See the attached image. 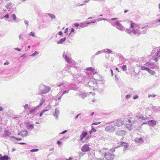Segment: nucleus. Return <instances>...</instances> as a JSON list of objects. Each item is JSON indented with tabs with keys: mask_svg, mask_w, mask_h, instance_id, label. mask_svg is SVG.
I'll return each instance as SVG.
<instances>
[{
	"mask_svg": "<svg viewBox=\"0 0 160 160\" xmlns=\"http://www.w3.org/2000/svg\"><path fill=\"white\" fill-rule=\"evenodd\" d=\"M38 53H39L38 52V51H36L34 52L33 53L30 55V56L31 57H34V56H36L37 55Z\"/></svg>",
	"mask_w": 160,
	"mask_h": 160,
	"instance_id": "obj_41",
	"label": "nucleus"
},
{
	"mask_svg": "<svg viewBox=\"0 0 160 160\" xmlns=\"http://www.w3.org/2000/svg\"><path fill=\"white\" fill-rule=\"evenodd\" d=\"M18 135H20L22 137H24L27 136L28 132L26 130L23 131H22L21 132H20L18 134Z\"/></svg>",
	"mask_w": 160,
	"mask_h": 160,
	"instance_id": "obj_19",
	"label": "nucleus"
},
{
	"mask_svg": "<svg viewBox=\"0 0 160 160\" xmlns=\"http://www.w3.org/2000/svg\"><path fill=\"white\" fill-rule=\"evenodd\" d=\"M80 97L84 99L87 96V94L85 93H82L79 95Z\"/></svg>",
	"mask_w": 160,
	"mask_h": 160,
	"instance_id": "obj_33",
	"label": "nucleus"
},
{
	"mask_svg": "<svg viewBox=\"0 0 160 160\" xmlns=\"http://www.w3.org/2000/svg\"><path fill=\"white\" fill-rule=\"evenodd\" d=\"M45 101V99L42 98L41 102L37 106V108H39L41 107L44 103Z\"/></svg>",
	"mask_w": 160,
	"mask_h": 160,
	"instance_id": "obj_26",
	"label": "nucleus"
},
{
	"mask_svg": "<svg viewBox=\"0 0 160 160\" xmlns=\"http://www.w3.org/2000/svg\"><path fill=\"white\" fill-rule=\"evenodd\" d=\"M131 97V95H127L126 96V98L127 99H128L129 98Z\"/></svg>",
	"mask_w": 160,
	"mask_h": 160,
	"instance_id": "obj_61",
	"label": "nucleus"
},
{
	"mask_svg": "<svg viewBox=\"0 0 160 160\" xmlns=\"http://www.w3.org/2000/svg\"><path fill=\"white\" fill-rule=\"evenodd\" d=\"M91 138V137L90 136H87V137H86V138H85V140H86V142H87L90 139V138Z\"/></svg>",
	"mask_w": 160,
	"mask_h": 160,
	"instance_id": "obj_53",
	"label": "nucleus"
},
{
	"mask_svg": "<svg viewBox=\"0 0 160 160\" xmlns=\"http://www.w3.org/2000/svg\"><path fill=\"white\" fill-rule=\"evenodd\" d=\"M88 26V25L87 24V23L85 22H82L80 23V27L82 28H84Z\"/></svg>",
	"mask_w": 160,
	"mask_h": 160,
	"instance_id": "obj_29",
	"label": "nucleus"
},
{
	"mask_svg": "<svg viewBox=\"0 0 160 160\" xmlns=\"http://www.w3.org/2000/svg\"><path fill=\"white\" fill-rule=\"evenodd\" d=\"M113 122L114 125L117 127H120L124 124L123 121L119 120H116Z\"/></svg>",
	"mask_w": 160,
	"mask_h": 160,
	"instance_id": "obj_11",
	"label": "nucleus"
},
{
	"mask_svg": "<svg viewBox=\"0 0 160 160\" xmlns=\"http://www.w3.org/2000/svg\"><path fill=\"white\" fill-rule=\"evenodd\" d=\"M75 78L74 77V79H75V81H77L78 82V84L80 83H85L87 82V81H88V78L85 76H80L79 74H77Z\"/></svg>",
	"mask_w": 160,
	"mask_h": 160,
	"instance_id": "obj_3",
	"label": "nucleus"
},
{
	"mask_svg": "<svg viewBox=\"0 0 160 160\" xmlns=\"http://www.w3.org/2000/svg\"><path fill=\"white\" fill-rule=\"evenodd\" d=\"M26 127L28 129L32 130L34 128L33 124H31L29 122L27 123Z\"/></svg>",
	"mask_w": 160,
	"mask_h": 160,
	"instance_id": "obj_25",
	"label": "nucleus"
},
{
	"mask_svg": "<svg viewBox=\"0 0 160 160\" xmlns=\"http://www.w3.org/2000/svg\"><path fill=\"white\" fill-rule=\"evenodd\" d=\"M148 123L150 126L153 127L156 124V122L153 120H151L148 122Z\"/></svg>",
	"mask_w": 160,
	"mask_h": 160,
	"instance_id": "obj_21",
	"label": "nucleus"
},
{
	"mask_svg": "<svg viewBox=\"0 0 160 160\" xmlns=\"http://www.w3.org/2000/svg\"><path fill=\"white\" fill-rule=\"evenodd\" d=\"M73 80H72V82L71 84L69 83L68 89L73 90H78L79 88V87L77 85V84H78V82H77V81H75V80L74 81V82H73Z\"/></svg>",
	"mask_w": 160,
	"mask_h": 160,
	"instance_id": "obj_5",
	"label": "nucleus"
},
{
	"mask_svg": "<svg viewBox=\"0 0 160 160\" xmlns=\"http://www.w3.org/2000/svg\"><path fill=\"white\" fill-rule=\"evenodd\" d=\"M94 86H92L91 87H89V88L91 90H94V89H95Z\"/></svg>",
	"mask_w": 160,
	"mask_h": 160,
	"instance_id": "obj_64",
	"label": "nucleus"
},
{
	"mask_svg": "<svg viewBox=\"0 0 160 160\" xmlns=\"http://www.w3.org/2000/svg\"><path fill=\"white\" fill-rule=\"evenodd\" d=\"M96 22V20H94L92 22H91L90 21H89L87 20L85 22L86 23H87V24L88 25V24H90L91 23H95Z\"/></svg>",
	"mask_w": 160,
	"mask_h": 160,
	"instance_id": "obj_40",
	"label": "nucleus"
},
{
	"mask_svg": "<svg viewBox=\"0 0 160 160\" xmlns=\"http://www.w3.org/2000/svg\"><path fill=\"white\" fill-rule=\"evenodd\" d=\"M155 57H153V58H154V60L155 61L157 62L158 60V58H160V49L159 50H157V52L156 53H155ZM154 55L153 56V57H154Z\"/></svg>",
	"mask_w": 160,
	"mask_h": 160,
	"instance_id": "obj_15",
	"label": "nucleus"
},
{
	"mask_svg": "<svg viewBox=\"0 0 160 160\" xmlns=\"http://www.w3.org/2000/svg\"><path fill=\"white\" fill-rule=\"evenodd\" d=\"M152 109L153 110V111L155 112H157L159 111H160V106L158 107H153Z\"/></svg>",
	"mask_w": 160,
	"mask_h": 160,
	"instance_id": "obj_27",
	"label": "nucleus"
},
{
	"mask_svg": "<svg viewBox=\"0 0 160 160\" xmlns=\"http://www.w3.org/2000/svg\"><path fill=\"white\" fill-rule=\"evenodd\" d=\"M92 129L91 130L89 131V132L90 134H91L92 132H95L96 131V129L93 128V127L91 126Z\"/></svg>",
	"mask_w": 160,
	"mask_h": 160,
	"instance_id": "obj_35",
	"label": "nucleus"
},
{
	"mask_svg": "<svg viewBox=\"0 0 160 160\" xmlns=\"http://www.w3.org/2000/svg\"><path fill=\"white\" fill-rule=\"evenodd\" d=\"M87 83H88V86L89 87L92 86H94L95 85V84L92 81L87 82Z\"/></svg>",
	"mask_w": 160,
	"mask_h": 160,
	"instance_id": "obj_30",
	"label": "nucleus"
},
{
	"mask_svg": "<svg viewBox=\"0 0 160 160\" xmlns=\"http://www.w3.org/2000/svg\"><path fill=\"white\" fill-rule=\"evenodd\" d=\"M62 57L64 58L67 62L69 63V65L64 68L66 71H68L71 67L72 65H74V61L72 60L68 56V53L67 52H64L62 55Z\"/></svg>",
	"mask_w": 160,
	"mask_h": 160,
	"instance_id": "obj_2",
	"label": "nucleus"
},
{
	"mask_svg": "<svg viewBox=\"0 0 160 160\" xmlns=\"http://www.w3.org/2000/svg\"><path fill=\"white\" fill-rule=\"evenodd\" d=\"M9 64V62L8 61H6L4 63V65H8Z\"/></svg>",
	"mask_w": 160,
	"mask_h": 160,
	"instance_id": "obj_58",
	"label": "nucleus"
},
{
	"mask_svg": "<svg viewBox=\"0 0 160 160\" xmlns=\"http://www.w3.org/2000/svg\"><path fill=\"white\" fill-rule=\"evenodd\" d=\"M156 24L155 25L156 27L158 26V25H160V19H158L155 21Z\"/></svg>",
	"mask_w": 160,
	"mask_h": 160,
	"instance_id": "obj_42",
	"label": "nucleus"
},
{
	"mask_svg": "<svg viewBox=\"0 0 160 160\" xmlns=\"http://www.w3.org/2000/svg\"><path fill=\"white\" fill-rule=\"evenodd\" d=\"M103 50L104 53L110 54H114V52L112 51L111 50L109 49L105 48L103 49Z\"/></svg>",
	"mask_w": 160,
	"mask_h": 160,
	"instance_id": "obj_20",
	"label": "nucleus"
},
{
	"mask_svg": "<svg viewBox=\"0 0 160 160\" xmlns=\"http://www.w3.org/2000/svg\"><path fill=\"white\" fill-rule=\"evenodd\" d=\"M104 157L107 160H113L114 158L113 155L108 152H105Z\"/></svg>",
	"mask_w": 160,
	"mask_h": 160,
	"instance_id": "obj_8",
	"label": "nucleus"
},
{
	"mask_svg": "<svg viewBox=\"0 0 160 160\" xmlns=\"http://www.w3.org/2000/svg\"><path fill=\"white\" fill-rule=\"evenodd\" d=\"M86 70H89L91 71L92 72H94L95 71V69L92 67H89L87 68Z\"/></svg>",
	"mask_w": 160,
	"mask_h": 160,
	"instance_id": "obj_37",
	"label": "nucleus"
},
{
	"mask_svg": "<svg viewBox=\"0 0 160 160\" xmlns=\"http://www.w3.org/2000/svg\"><path fill=\"white\" fill-rule=\"evenodd\" d=\"M74 29L73 28H72L71 29L70 32L69 34V35H70L71 34L72 32H74Z\"/></svg>",
	"mask_w": 160,
	"mask_h": 160,
	"instance_id": "obj_63",
	"label": "nucleus"
},
{
	"mask_svg": "<svg viewBox=\"0 0 160 160\" xmlns=\"http://www.w3.org/2000/svg\"><path fill=\"white\" fill-rule=\"evenodd\" d=\"M156 96V95L155 94H152L151 95H148V97L150 98V97H152L153 98V97H155Z\"/></svg>",
	"mask_w": 160,
	"mask_h": 160,
	"instance_id": "obj_54",
	"label": "nucleus"
},
{
	"mask_svg": "<svg viewBox=\"0 0 160 160\" xmlns=\"http://www.w3.org/2000/svg\"><path fill=\"white\" fill-rule=\"evenodd\" d=\"M110 151L112 152H115V148H112L110 149Z\"/></svg>",
	"mask_w": 160,
	"mask_h": 160,
	"instance_id": "obj_62",
	"label": "nucleus"
},
{
	"mask_svg": "<svg viewBox=\"0 0 160 160\" xmlns=\"http://www.w3.org/2000/svg\"><path fill=\"white\" fill-rule=\"evenodd\" d=\"M143 137H144L136 138L135 139V141L139 144L143 143L144 142Z\"/></svg>",
	"mask_w": 160,
	"mask_h": 160,
	"instance_id": "obj_12",
	"label": "nucleus"
},
{
	"mask_svg": "<svg viewBox=\"0 0 160 160\" xmlns=\"http://www.w3.org/2000/svg\"><path fill=\"white\" fill-rule=\"evenodd\" d=\"M122 68L123 71H126L127 70V67L126 65H123L122 66Z\"/></svg>",
	"mask_w": 160,
	"mask_h": 160,
	"instance_id": "obj_48",
	"label": "nucleus"
},
{
	"mask_svg": "<svg viewBox=\"0 0 160 160\" xmlns=\"http://www.w3.org/2000/svg\"><path fill=\"white\" fill-rule=\"evenodd\" d=\"M138 98L137 95H136L133 97V98L134 99H136Z\"/></svg>",
	"mask_w": 160,
	"mask_h": 160,
	"instance_id": "obj_60",
	"label": "nucleus"
},
{
	"mask_svg": "<svg viewBox=\"0 0 160 160\" xmlns=\"http://www.w3.org/2000/svg\"><path fill=\"white\" fill-rule=\"evenodd\" d=\"M104 53L103 50H101L100 51H98L94 55L93 57H95L96 55H98L102 53Z\"/></svg>",
	"mask_w": 160,
	"mask_h": 160,
	"instance_id": "obj_36",
	"label": "nucleus"
},
{
	"mask_svg": "<svg viewBox=\"0 0 160 160\" xmlns=\"http://www.w3.org/2000/svg\"><path fill=\"white\" fill-rule=\"evenodd\" d=\"M48 111V110H47V109H45V110H43L42 111V112L40 113V115H39V116L40 117H41L42 115H43V114L45 112L47 111Z\"/></svg>",
	"mask_w": 160,
	"mask_h": 160,
	"instance_id": "obj_45",
	"label": "nucleus"
},
{
	"mask_svg": "<svg viewBox=\"0 0 160 160\" xmlns=\"http://www.w3.org/2000/svg\"><path fill=\"white\" fill-rule=\"evenodd\" d=\"M39 150L38 148H34L30 150V151L31 152H36L38 151Z\"/></svg>",
	"mask_w": 160,
	"mask_h": 160,
	"instance_id": "obj_47",
	"label": "nucleus"
},
{
	"mask_svg": "<svg viewBox=\"0 0 160 160\" xmlns=\"http://www.w3.org/2000/svg\"><path fill=\"white\" fill-rule=\"evenodd\" d=\"M130 28L126 29V32L129 34H132L133 35L138 36L140 34H144L146 32L148 28L147 26L141 27L140 25L130 21ZM116 28L117 29L121 31H124L125 28L119 22L117 23Z\"/></svg>",
	"mask_w": 160,
	"mask_h": 160,
	"instance_id": "obj_1",
	"label": "nucleus"
},
{
	"mask_svg": "<svg viewBox=\"0 0 160 160\" xmlns=\"http://www.w3.org/2000/svg\"><path fill=\"white\" fill-rule=\"evenodd\" d=\"M110 20V19H106L105 18H103L101 19L100 20H104V21L105 20V21H108V22H109Z\"/></svg>",
	"mask_w": 160,
	"mask_h": 160,
	"instance_id": "obj_56",
	"label": "nucleus"
},
{
	"mask_svg": "<svg viewBox=\"0 0 160 160\" xmlns=\"http://www.w3.org/2000/svg\"><path fill=\"white\" fill-rule=\"evenodd\" d=\"M23 107L25 109H26L28 107V105L27 104H26L23 106Z\"/></svg>",
	"mask_w": 160,
	"mask_h": 160,
	"instance_id": "obj_57",
	"label": "nucleus"
},
{
	"mask_svg": "<svg viewBox=\"0 0 160 160\" xmlns=\"http://www.w3.org/2000/svg\"><path fill=\"white\" fill-rule=\"evenodd\" d=\"M19 39H22V40H23V37L22 34H21L19 36Z\"/></svg>",
	"mask_w": 160,
	"mask_h": 160,
	"instance_id": "obj_55",
	"label": "nucleus"
},
{
	"mask_svg": "<svg viewBox=\"0 0 160 160\" xmlns=\"http://www.w3.org/2000/svg\"><path fill=\"white\" fill-rule=\"evenodd\" d=\"M24 22L25 25L27 26V27H28L29 25V22L27 20H24Z\"/></svg>",
	"mask_w": 160,
	"mask_h": 160,
	"instance_id": "obj_50",
	"label": "nucleus"
},
{
	"mask_svg": "<svg viewBox=\"0 0 160 160\" xmlns=\"http://www.w3.org/2000/svg\"><path fill=\"white\" fill-rule=\"evenodd\" d=\"M59 113V111L57 108H56L55 109V112L53 113V115L55 116L56 119L58 118Z\"/></svg>",
	"mask_w": 160,
	"mask_h": 160,
	"instance_id": "obj_22",
	"label": "nucleus"
},
{
	"mask_svg": "<svg viewBox=\"0 0 160 160\" xmlns=\"http://www.w3.org/2000/svg\"><path fill=\"white\" fill-rule=\"evenodd\" d=\"M11 138H14L17 141H20L22 140V138H16L14 136H11Z\"/></svg>",
	"mask_w": 160,
	"mask_h": 160,
	"instance_id": "obj_43",
	"label": "nucleus"
},
{
	"mask_svg": "<svg viewBox=\"0 0 160 160\" xmlns=\"http://www.w3.org/2000/svg\"><path fill=\"white\" fill-rule=\"evenodd\" d=\"M140 68L142 70H146L148 71L149 68L142 66Z\"/></svg>",
	"mask_w": 160,
	"mask_h": 160,
	"instance_id": "obj_39",
	"label": "nucleus"
},
{
	"mask_svg": "<svg viewBox=\"0 0 160 160\" xmlns=\"http://www.w3.org/2000/svg\"><path fill=\"white\" fill-rule=\"evenodd\" d=\"M74 26L76 27H78L79 26H80V24H79L78 23H75L74 24Z\"/></svg>",
	"mask_w": 160,
	"mask_h": 160,
	"instance_id": "obj_59",
	"label": "nucleus"
},
{
	"mask_svg": "<svg viewBox=\"0 0 160 160\" xmlns=\"http://www.w3.org/2000/svg\"><path fill=\"white\" fill-rule=\"evenodd\" d=\"M4 132L5 134L8 136L9 137L11 138V136H10V135H11V132H10V131L8 130H6L4 131Z\"/></svg>",
	"mask_w": 160,
	"mask_h": 160,
	"instance_id": "obj_32",
	"label": "nucleus"
},
{
	"mask_svg": "<svg viewBox=\"0 0 160 160\" xmlns=\"http://www.w3.org/2000/svg\"><path fill=\"white\" fill-rule=\"evenodd\" d=\"M115 129V127L113 126H109L106 127L105 129V131L109 132H112L114 131Z\"/></svg>",
	"mask_w": 160,
	"mask_h": 160,
	"instance_id": "obj_10",
	"label": "nucleus"
},
{
	"mask_svg": "<svg viewBox=\"0 0 160 160\" xmlns=\"http://www.w3.org/2000/svg\"><path fill=\"white\" fill-rule=\"evenodd\" d=\"M51 18L52 20H53L56 18L55 15L53 14L48 13L47 14Z\"/></svg>",
	"mask_w": 160,
	"mask_h": 160,
	"instance_id": "obj_31",
	"label": "nucleus"
},
{
	"mask_svg": "<svg viewBox=\"0 0 160 160\" xmlns=\"http://www.w3.org/2000/svg\"><path fill=\"white\" fill-rule=\"evenodd\" d=\"M132 119H133V118H130L129 119H128V121L125 124L126 128L128 130H131L132 129L131 125L134 122V120Z\"/></svg>",
	"mask_w": 160,
	"mask_h": 160,
	"instance_id": "obj_6",
	"label": "nucleus"
},
{
	"mask_svg": "<svg viewBox=\"0 0 160 160\" xmlns=\"http://www.w3.org/2000/svg\"><path fill=\"white\" fill-rule=\"evenodd\" d=\"M87 134V132L85 131H82L79 137L80 141H82L84 138H86Z\"/></svg>",
	"mask_w": 160,
	"mask_h": 160,
	"instance_id": "obj_16",
	"label": "nucleus"
},
{
	"mask_svg": "<svg viewBox=\"0 0 160 160\" xmlns=\"http://www.w3.org/2000/svg\"><path fill=\"white\" fill-rule=\"evenodd\" d=\"M28 35L33 37H35V33L34 32H31L28 33Z\"/></svg>",
	"mask_w": 160,
	"mask_h": 160,
	"instance_id": "obj_46",
	"label": "nucleus"
},
{
	"mask_svg": "<svg viewBox=\"0 0 160 160\" xmlns=\"http://www.w3.org/2000/svg\"><path fill=\"white\" fill-rule=\"evenodd\" d=\"M90 150V148L87 144H85L82 146V151L83 152H86Z\"/></svg>",
	"mask_w": 160,
	"mask_h": 160,
	"instance_id": "obj_17",
	"label": "nucleus"
},
{
	"mask_svg": "<svg viewBox=\"0 0 160 160\" xmlns=\"http://www.w3.org/2000/svg\"><path fill=\"white\" fill-rule=\"evenodd\" d=\"M136 117L138 119L141 120H145L148 118L146 116H143L140 115H137Z\"/></svg>",
	"mask_w": 160,
	"mask_h": 160,
	"instance_id": "obj_23",
	"label": "nucleus"
},
{
	"mask_svg": "<svg viewBox=\"0 0 160 160\" xmlns=\"http://www.w3.org/2000/svg\"><path fill=\"white\" fill-rule=\"evenodd\" d=\"M118 19L117 18H112L110 20V21H109V22L111 24V25L114 27H116L117 24H118L117 23L119 21H113V20H116Z\"/></svg>",
	"mask_w": 160,
	"mask_h": 160,
	"instance_id": "obj_13",
	"label": "nucleus"
},
{
	"mask_svg": "<svg viewBox=\"0 0 160 160\" xmlns=\"http://www.w3.org/2000/svg\"><path fill=\"white\" fill-rule=\"evenodd\" d=\"M9 18V14H7L2 18L4 19L5 20H7V19H8Z\"/></svg>",
	"mask_w": 160,
	"mask_h": 160,
	"instance_id": "obj_44",
	"label": "nucleus"
},
{
	"mask_svg": "<svg viewBox=\"0 0 160 160\" xmlns=\"http://www.w3.org/2000/svg\"><path fill=\"white\" fill-rule=\"evenodd\" d=\"M101 123V122H93L92 124V125H97Z\"/></svg>",
	"mask_w": 160,
	"mask_h": 160,
	"instance_id": "obj_51",
	"label": "nucleus"
},
{
	"mask_svg": "<svg viewBox=\"0 0 160 160\" xmlns=\"http://www.w3.org/2000/svg\"><path fill=\"white\" fill-rule=\"evenodd\" d=\"M37 108H37V106H36V107L34 108L30 109L29 112H30V113H32L35 110V109H37Z\"/></svg>",
	"mask_w": 160,
	"mask_h": 160,
	"instance_id": "obj_49",
	"label": "nucleus"
},
{
	"mask_svg": "<svg viewBox=\"0 0 160 160\" xmlns=\"http://www.w3.org/2000/svg\"><path fill=\"white\" fill-rule=\"evenodd\" d=\"M65 89L66 90L62 92V93L61 94V96H62L65 94L68 93L69 92V90L70 89H68V88Z\"/></svg>",
	"mask_w": 160,
	"mask_h": 160,
	"instance_id": "obj_34",
	"label": "nucleus"
},
{
	"mask_svg": "<svg viewBox=\"0 0 160 160\" xmlns=\"http://www.w3.org/2000/svg\"><path fill=\"white\" fill-rule=\"evenodd\" d=\"M126 131L123 130H118L116 132V134L118 136H123L125 134Z\"/></svg>",
	"mask_w": 160,
	"mask_h": 160,
	"instance_id": "obj_14",
	"label": "nucleus"
},
{
	"mask_svg": "<svg viewBox=\"0 0 160 160\" xmlns=\"http://www.w3.org/2000/svg\"><path fill=\"white\" fill-rule=\"evenodd\" d=\"M69 83L67 82H65L60 84H57L56 85L58 87H59L61 88H64L65 89L68 88H69Z\"/></svg>",
	"mask_w": 160,
	"mask_h": 160,
	"instance_id": "obj_9",
	"label": "nucleus"
},
{
	"mask_svg": "<svg viewBox=\"0 0 160 160\" xmlns=\"http://www.w3.org/2000/svg\"><path fill=\"white\" fill-rule=\"evenodd\" d=\"M51 88L47 87L43 85H41L38 88L39 94H46L48 93L50 90Z\"/></svg>",
	"mask_w": 160,
	"mask_h": 160,
	"instance_id": "obj_4",
	"label": "nucleus"
},
{
	"mask_svg": "<svg viewBox=\"0 0 160 160\" xmlns=\"http://www.w3.org/2000/svg\"><path fill=\"white\" fill-rule=\"evenodd\" d=\"M148 71L149 73L151 74L152 75H154L156 73L155 71L150 69L149 68H148Z\"/></svg>",
	"mask_w": 160,
	"mask_h": 160,
	"instance_id": "obj_38",
	"label": "nucleus"
},
{
	"mask_svg": "<svg viewBox=\"0 0 160 160\" xmlns=\"http://www.w3.org/2000/svg\"><path fill=\"white\" fill-rule=\"evenodd\" d=\"M121 146L120 147L123 146L124 148L123 149V151H125L128 148V144L126 142H120Z\"/></svg>",
	"mask_w": 160,
	"mask_h": 160,
	"instance_id": "obj_18",
	"label": "nucleus"
},
{
	"mask_svg": "<svg viewBox=\"0 0 160 160\" xmlns=\"http://www.w3.org/2000/svg\"><path fill=\"white\" fill-rule=\"evenodd\" d=\"M66 40V37H64L63 38H61L60 39L59 41L57 42V43L58 44H62L63 42H64Z\"/></svg>",
	"mask_w": 160,
	"mask_h": 160,
	"instance_id": "obj_28",
	"label": "nucleus"
},
{
	"mask_svg": "<svg viewBox=\"0 0 160 160\" xmlns=\"http://www.w3.org/2000/svg\"><path fill=\"white\" fill-rule=\"evenodd\" d=\"M12 17L13 19V20L15 21L16 20V15L15 14H13L12 15Z\"/></svg>",
	"mask_w": 160,
	"mask_h": 160,
	"instance_id": "obj_52",
	"label": "nucleus"
},
{
	"mask_svg": "<svg viewBox=\"0 0 160 160\" xmlns=\"http://www.w3.org/2000/svg\"><path fill=\"white\" fill-rule=\"evenodd\" d=\"M9 158L8 156L4 155L3 156L0 154V160H8Z\"/></svg>",
	"mask_w": 160,
	"mask_h": 160,
	"instance_id": "obj_24",
	"label": "nucleus"
},
{
	"mask_svg": "<svg viewBox=\"0 0 160 160\" xmlns=\"http://www.w3.org/2000/svg\"><path fill=\"white\" fill-rule=\"evenodd\" d=\"M144 65L147 67H148L150 68L153 69L155 68H158V66L155 64H154L153 63L151 62H148L145 63Z\"/></svg>",
	"mask_w": 160,
	"mask_h": 160,
	"instance_id": "obj_7",
	"label": "nucleus"
}]
</instances>
